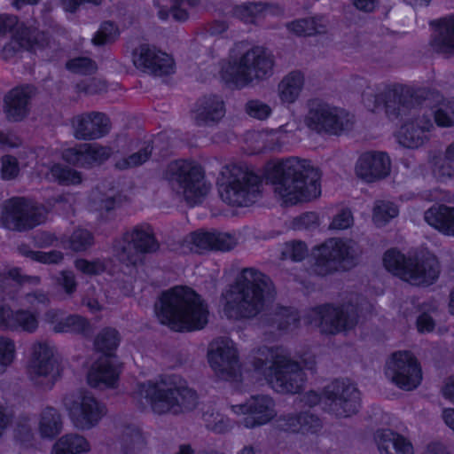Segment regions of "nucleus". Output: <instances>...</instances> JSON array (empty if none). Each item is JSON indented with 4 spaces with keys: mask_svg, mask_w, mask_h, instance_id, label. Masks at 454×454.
Here are the masks:
<instances>
[{
    "mask_svg": "<svg viewBox=\"0 0 454 454\" xmlns=\"http://www.w3.org/2000/svg\"><path fill=\"white\" fill-rule=\"evenodd\" d=\"M263 180L275 185L286 206L309 202L321 195L319 170L308 160L289 157L268 163L262 176L247 165H231L217 183L219 196L229 206L250 207L259 197Z\"/></svg>",
    "mask_w": 454,
    "mask_h": 454,
    "instance_id": "obj_1",
    "label": "nucleus"
},
{
    "mask_svg": "<svg viewBox=\"0 0 454 454\" xmlns=\"http://www.w3.org/2000/svg\"><path fill=\"white\" fill-rule=\"evenodd\" d=\"M160 325L177 333L202 330L208 323L209 311L200 294L187 286L163 291L154 305Z\"/></svg>",
    "mask_w": 454,
    "mask_h": 454,
    "instance_id": "obj_2",
    "label": "nucleus"
},
{
    "mask_svg": "<svg viewBox=\"0 0 454 454\" xmlns=\"http://www.w3.org/2000/svg\"><path fill=\"white\" fill-rule=\"evenodd\" d=\"M270 284L269 277L258 269H242L229 290L235 297L224 304L226 317L237 320L255 318L265 309Z\"/></svg>",
    "mask_w": 454,
    "mask_h": 454,
    "instance_id": "obj_3",
    "label": "nucleus"
},
{
    "mask_svg": "<svg viewBox=\"0 0 454 454\" xmlns=\"http://www.w3.org/2000/svg\"><path fill=\"white\" fill-rule=\"evenodd\" d=\"M275 61L262 46H253L238 59L220 63L221 81L231 89H243L254 80L263 81L271 76Z\"/></svg>",
    "mask_w": 454,
    "mask_h": 454,
    "instance_id": "obj_4",
    "label": "nucleus"
},
{
    "mask_svg": "<svg viewBox=\"0 0 454 454\" xmlns=\"http://www.w3.org/2000/svg\"><path fill=\"white\" fill-rule=\"evenodd\" d=\"M382 262L393 276L420 286L434 284L441 273L439 261L430 252L407 256L397 248H389L383 254Z\"/></svg>",
    "mask_w": 454,
    "mask_h": 454,
    "instance_id": "obj_5",
    "label": "nucleus"
},
{
    "mask_svg": "<svg viewBox=\"0 0 454 454\" xmlns=\"http://www.w3.org/2000/svg\"><path fill=\"white\" fill-rule=\"evenodd\" d=\"M302 402L310 408L323 403L329 414L349 418L359 411L361 393L348 379H334L320 392L312 389L305 392Z\"/></svg>",
    "mask_w": 454,
    "mask_h": 454,
    "instance_id": "obj_6",
    "label": "nucleus"
},
{
    "mask_svg": "<svg viewBox=\"0 0 454 454\" xmlns=\"http://www.w3.org/2000/svg\"><path fill=\"white\" fill-rule=\"evenodd\" d=\"M356 265V259L349 242L333 237L315 245L310 254V270L318 278L349 271Z\"/></svg>",
    "mask_w": 454,
    "mask_h": 454,
    "instance_id": "obj_7",
    "label": "nucleus"
},
{
    "mask_svg": "<svg viewBox=\"0 0 454 454\" xmlns=\"http://www.w3.org/2000/svg\"><path fill=\"white\" fill-rule=\"evenodd\" d=\"M359 318V307L351 301L342 304H318L310 308L303 317L306 325H315L326 336H335L355 330Z\"/></svg>",
    "mask_w": 454,
    "mask_h": 454,
    "instance_id": "obj_8",
    "label": "nucleus"
},
{
    "mask_svg": "<svg viewBox=\"0 0 454 454\" xmlns=\"http://www.w3.org/2000/svg\"><path fill=\"white\" fill-rule=\"evenodd\" d=\"M427 99L425 90L401 83H390L382 92L362 94V100L368 111L375 113L384 109L389 119H399L402 109L410 110Z\"/></svg>",
    "mask_w": 454,
    "mask_h": 454,
    "instance_id": "obj_9",
    "label": "nucleus"
},
{
    "mask_svg": "<svg viewBox=\"0 0 454 454\" xmlns=\"http://www.w3.org/2000/svg\"><path fill=\"white\" fill-rule=\"evenodd\" d=\"M137 393L159 415L181 410L192 411L196 408L199 398L197 392L187 386L163 388L153 380L138 383Z\"/></svg>",
    "mask_w": 454,
    "mask_h": 454,
    "instance_id": "obj_10",
    "label": "nucleus"
},
{
    "mask_svg": "<svg viewBox=\"0 0 454 454\" xmlns=\"http://www.w3.org/2000/svg\"><path fill=\"white\" fill-rule=\"evenodd\" d=\"M167 179L176 183L183 191L185 201L196 205L207 194L204 168L192 159L171 161L166 170Z\"/></svg>",
    "mask_w": 454,
    "mask_h": 454,
    "instance_id": "obj_11",
    "label": "nucleus"
},
{
    "mask_svg": "<svg viewBox=\"0 0 454 454\" xmlns=\"http://www.w3.org/2000/svg\"><path fill=\"white\" fill-rule=\"evenodd\" d=\"M271 356L270 376L275 380L282 392L300 393L306 381L305 372L301 364L292 359L289 355L283 353L281 346L269 348Z\"/></svg>",
    "mask_w": 454,
    "mask_h": 454,
    "instance_id": "obj_12",
    "label": "nucleus"
},
{
    "mask_svg": "<svg viewBox=\"0 0 454 454\" xmlns=\"http://www.w3.org/2000/svg\"><path fill=\"white\" fill-rule=\"evenodd\" d=\"M121 245L114 244V248L121 260L127 264L137 266L143 262L140 255L157 252L160 244L151 228L147 225H136L130 231H126L121 238Z\"/></svg>",
    "mask_w": 454,
    "mask_h": 454,
    "instance_id": "obj_13",
    "label": "nucleus"
},
{
    "mask_svg": "<svg viewBox=\"0 0 454 454\" xmlns=\"http://www.w3.org/2000/svg\"><path fill=\"white\" fill-rule=\"evenodd\" d=\"M386 375L400 389L411 391L422 381V368L419 359L411 350L393 352L386 363Z\"/></svg>",
    "mask_w": 454,
    "mask_h": 454,
    "instance_id": "obj_14",
    "label": "nucleus"
},
{
    "mask_svg": "<svg viewBox=\"0 0 454 454\" xmlns=\"http://www.w3.org/2000/svg\"><path fill=\"white\" fill-rule=\"evenodd\" d=\"M12 33V39L21 49L32 52L35 50L43 51L50 45V36L47 32L37 27L28 26L25 22L19 23L16 15L0 14V35Z\"/></svg>",
    "mask_w": 454,
    "mask_h": 454,
    "instance_id": "obj_15",
    "label": "nucleus"
},
{
    "mask_svg": "<svg viewBox=\"0 0 454 454\" xmlns=\"http://www.w3.org/2000/svg\"><path fill=\"white\" fill-rule=\"evenodd\" d=\"M348 115L344 109L317 100L312 102L309 109L307 124L318 133L339 136L346 129Z\"/></svg>",
    "mask_w": 454,
    "mask_h": 454,
    "instance_id": "obj_16",
    "label": "nucleus"
},
{
    "mask_svg": "<svg viewBox=\"0 0 454 454\" xmlns=\"http://www.w3.org/2000/svg\"><path fill=\"white\" fill-rule=\"evenodd\" d=\"M3 220L12 223L19 231L32 230L41 223V213L37 205L30 199L13 196L3 204Z\"/></svg>",
    "mask_w": 454,
    "mask_h": 454,
    "instance_id": "obj_17",
    "label": "nucleus"
},
{
    "mask_svg": "<svg viewBox=\"0 0 454 454\" xmlns=\"http://www.w3.org/2000/svg\"><path fill=\"white\" fill-rule=\"evenodd\" d=\"M132 61L140 71L159 77L173 74L176 67L170 55L148 43H142L133 51Z\"/></svg>",
    "mask_w": 454,
    "mask_h": 454,
    "instance_id": "obj_18",
    "label": "nucleus"
},
{
    "mask_svg": "<svg viewBox=\"0 0 454 454\" xmlns=\"http://www.w3.org/2000/svg\"><path fill=\"white\" fill-rule=\"evenodd\" d=\"M113 150L99 144H76L62 152V160L67 164L84 169H90L108 160Z\"/></svg>",
    "mask_w": 454,
    "mask_h": 454,
    "instance_id": "obj_19",
    "label": "nucleus"
},
{
    "mask_svg": "<svg viewBox=\"0 0 454 454\" xmlns=\"http://www.w3.org/2000/svg\"><path fill=\"white\" fill-rule=\"evenodd\" d=\"M275 403L267 395H251L245 403L233 406L234 412L244 415L243 425L252 429L269 423L275 416Z\"/></svg>",
    "mask_w": 454,
    "mask_h": 454,
    "instance_id": "obj_20",
    "label": "nucleus"
},
{
    "mask_svg": "<svg viewBox=\"0 0 454 454\" xmlns=\"http://www.w3.org/2000/svg\"><path fill=\"white\" fill-rule=\"evenodd\" d=\"M239 352L228 340L216 342L215 348L207 352V362L215 376L223 380H231L238 376Z\"/></svg>",
    "mask_w": 454,
    "mask_h": 454,
    "instance_id": "obj_21",
    "label": "nucleus"
},
{
    "mask_svg": "<svg viewBox=\"0 0 454 454\" xmlns=\"http://www.w3.org/2000/svg\"><path fill=\"white\" fill-rule=\"evenodd\" d=\"M391 170V160L387 153L366 151L358 157L355 172L365 183H374L386 178Z\"/></svg>",
    "mask_w": 454,
    "mask_h": 454,
    "instance_id": "obj_22",
    "label": "nucleus"
},
{
    "mask_svg": "<svg viewBox=\"0 0 454 454\" xmlns=\"http://www.w3.org/2000/svg\"><path fill=\"white\" fill-rule=\"evenodd\" d=\"M106 412L104 403L93 395L84 393L79 402H74L69 410V416L77 428L90 429L96 427Z\"/></svg>",
    "mask_w": 454,
    "mask_h": 454,
    "instance_id": "obj_23",
    "label": "nucleus"
},
{
    "mask_svg": "<svg viewBox=\"0 0 454 454\" xmlns=\"http://www.w3.org/2000/svg\"><path fill=\"white\" fill-rule=\"evenodd\" d=\"M121 372L122 363L118 357L98 356L87 372V383L92 388H114Z\"/></svg>",
    "mask_w": 454,
    "mask_h": 454,
    "instance_id": "obj_24",
    "label": "nucleus"
},
{
    "mask_svg": "<svg viewBox=\"0 0 454 454\" xmlns=\"http://www.w3.org/2000/svg\"><path fill=\"white\" fill-rule=\"evenodd\" d=\"M35 92V87L30 84L16 85L6 92L3 110L9 121L20 122L28 116Z\"/></svg>",
    "mask_w": 454,
    "mask_h": 454,
    "instance_id": "obj_25",
    "label": "nucleus"
},
{
    "mask_svg": "<svg viewBox=\"0 0 454 454\" xmlns=\"http://www.w3.org/2000/svg\"><path fill=\"white\" fill-rule=\"evenodd\" d=\"M74 129L77 139L92 141L102 138L110 132L111 121L105 113H84L74 119Z\"/></svg>",
    "mask_w": 454,
    "mask_h": 454,
    "instance_id": "obj_26",
    "label": "nucleus"
},
{
    "mask_svg": "<svg viewBox=\"0 0 454 454\" xmlns=\"http://www.w3.org/2000/svg\"><path fill=\"white\" fill-rule=\"evenodd\" d=\"M31 380L37 377L51 376V385L59 376V362L54 357L53 348L46 342H39L33 347L32 356L28 364Z\"/></svg>",
    "mask_w": 454,
    "mask_h": 454,
    "instance_id": "obj_27",
    "label": "nucleus"
},
{
    "mask_svg": "<svg viewBox=\"0 0 454 454\" xmlns=\"http://www.w3.org/2000/svg\"><path fill=\"white\" fill-rule=\"evenodd\" d=\"M64 312L61 309H49L45 313V317L52 326V331L56 333H72L90 336L93 332V326L90 320L79 314H69L63 317Z\"/></svg>",
    "mask_w": 454,
    "mask_h": 454,
    "instance_id": "obj_28",
    "label": "nucleus"
},
{
    "mask_svg": "<svg viewBox=\"0 0 454 454\" xmlns=\"http://www.w3.org/2000/svg\"><path fill=\"white\" fill-rule=\"evenodd\" d=\"M194 112L198 126H214L225 115V103L219 95H205L197 101Z\"/></svg>",
    "mask_w": 454,
    "mask_h": 454,
    "instance_id": "obj_29",
    "label": "nucleus"
},
{
    "mask_svg": "<svg viewBox=\"0 0 454 454\" xmlns=\"http://www.w3.org/2000/svg\"><path fill=\"white\" fill-rule=\"evenodd\" d=\"M188 242L200 250L230 251L235 245L234 237L227 232L198 230L190 233Z\"/></svg>",
    "mask_w": 454,
    "mask_h": 454,
    "instance_id": "obj_30",
    "label": "nucleus"
},
{
    "mask_svg": "<svg viewBox=\"0 0 454 454\" xmlns=\"http://www.w3.org/2000/svg\"><path fill=\"white\" fill-rule=\"evenodd\" d=\"M281 420L285 431L302 435L317 434L323 427L319 417L309 411L288 413Z\"/></svg>",
    "mask_w": 454,
    "mask_h": 454,
    "instance_id": "obj_31",
    "label": "nucleus"
},
{
    "mask_svg": "<svg viewBox=\"0 0 454 454\" xmlns=\"http://www.w3.org/2000/svg\"><path fill=\"white\" fill-rule=\"evenodd\" d=\"M437 35L431 42L432 47L440 53L454 55V12L431 21Z\"/></svg>",
    "mask_w": 454,
    "mask_h": 454,
    "instance_id": "obj_32",
    "label": "nucleus"
},
{
    "mask_svg": "<svg viewBox=\"0 0 454 454\" xmlns=\"http://www.w3.org/2000/svg\"><path fill=\"white\" fill-rule=\"evenodd\" d=\"M282 8L276 4L267 2H246L232 8V16L239 20L254 24L257 19L264 18L268 13L278 15Z\"/></svg>",
    "mask_w": 454,
    "mask_h": 454,
    "instance_id": "obj_33",
    "label": "nucleus"
},
{
    "mask_svg": "<svg viewBox=\"0 0 454 454\" xmlns=\"http://www.w3.org/2000/svg\"><path fill=\"white\" fill-rule=\"evenodd\" d=\"M4 321L1 325V329L32 333L38 328L36 314L28 309L12 310L9 307L4 306Z\"/></svg>",
    "mask_w": 454,
    "mask_h": 454,
    "instance_id": "obj_34",
    "label": "nucleus"
},
{
    "mask_svg": "<svg viewBox=\"0 0 454 454\" xmlns=\"http://www.w3.org/2000/svg\"><path fill=\"white\" fill-rule=\"evenodd\" d=\"M266 324L281 333H288L300 327V311L293 306L278 304L266 318Z\"/></svg>",
    "mask_w": 454,
    "mask_h": 454,
    "instance_id": "obj_35",
    "label": "nucleus"
},
{
    "mask_svg": "<svg viewBox=\"0 0 454 454\" xmlns=\"http://www.w3.org/2000/svg\"><path fill=\"white\" fill-rule=\"evenodd\" d=\"M426 223L441 233L454 237V207L432 206L424 214Z\"/></svg>",
    "mask_w": 454,
    "mask_h": 454,
    "instance_id": "obj_36",
    "label": "nucleus"
},
{
    "mask_svg": "<svg viewBox=\"0 0 454 454\" xmlns=\"http://www.w3.org/2000/svg\"><path fill=\"white\" fill-rule=\"evenodd\" d=\"M286 28L298 37H314L322 35L326 31L321 15L295 19L286 24Z\"/></svg>",
    "mask_w": 454,
    "mask_h": 454,
    "instance_id": "obj_37",
    "label": "nucleus"
},
{
    "mask_svg": "<svg viewBox=\"0 0 454 454\" xmlns=\"http://www.w3.org/2000/svg\"><path fill=\"white\" fill-rule=\"evenodd\" d=\"M304 75L300 71H292L287 74L278 84V96L282 103H294L303 88Z\"/></svg>",
    "mask_w": 454,
    "mask_h": 454,
    "instance_id": "obj_38",
    "label": "nucleus"
},
{
    "mask_svg": "<svg viewBox=\"0 0 454 454\" xmlns=\"http://www.w3.org/2000/svg\"><path fill=\"white\" fill-rule=\"evenodd\" d=\"M121 338L119 332L113 327H104L95 336L93 346L99 356L118 357L116 351L120 346Z\"/></svg>",
    "mask_w": 454,
    "mask_h": 454,
    "instance_id": "obj_39",
    "label": "nucleus"
},
{
    "mask_svg": "<svg viewBox=\"0 0 454 454\" xmlns=\"http://www.w3.org/2000/svg\"><path fill=\"white\" fill-rule=\"evenodd\" d=\"M48 179L61 186L79 185L82 183V174L67 165L59 162L52 163L49 167Z\"/></svg>",
    "mask_w": 454,
    "mask_h": 454,
    "instance_id": "obj_40",
    "label": "nucleus"
},
{
    "mask_svg": "<svg viewBox=\"0 0 454 454\" xmlns=\"http://www.w3.org/2000/svg\"><path fill=\"white\" fill-rule=\"evenodd\" d=\"M90 450L87 439L75 434L61 436L53 445L51 454H82Z\"/></svg>",
    "mask_w": 454,
    "mask_h": 454,
    "instance_id": "obj_41",
    "label": "nucleus"
},
{
    "mask_svg": "<svg viewBox=\"0 0 454 454\" xmlns=\"http://www.w3.org/2000/svg\"><path fill=\"white\" fill-rule=\"evenodd\" d=\"M90 450L87 439L75 434L61 436L53 445L51 454H82Z\"/></svg>",
    "mask_w": 454,
    "mask_h": 454,
    "instance_id": "obj_42",
    "label": "nucleus"
},
{
    "mask_svg": "<svg viewBox=\"0 0 454 454\" xmlns=\"http://www.w3.org/2000/svg\"><path fill=\"white\" fill-rule=\"evenodd\" d=\"M90 450L87 439L75 434L61 436L53 445L51 454H82Z\"/></svg>",
    "mask_w": 454,
    "mask_h": 454,
    "instance_id": "obj_43",
    "label": "nucleus"
},
{
    "mask_svg": "<svg viewBox=\"0 0 454 454\" xmlns=\"http://www.w3.org/2000/svg\"><path fill=\"white\" fill-rule=\"evenodd\" d=\"M90 450L87 439L75 434L61 436L53 445L51 454H82Z\"/></svg>",
    "mask_w": 454,
    "mask_h": 454,
    "instance_id": "obj_44",
    "label": "nucleus"
},
{
    "mask_svg": "<svg viewBox=\"0 0 454 454\" xmlns=\"http://www.w3.org/2000/svg\"><path fill=\"white\" fill-rule=\"evenodd\" d=\"M62 430V420L59 411L53 407H46L39 421V432L43 439H54Z\"/></svg>",
    "mask_w": 454,
    "mask_h": 454,
    "instance_id": "obj_45",
    "label": "nucleus"
},
{
    "mask_svg": "<svg viewBox=\"0 0 454 454\" xmlns=\"http://www.w3.org/2000/svg\"><path fill=\"white\" fill-rule=\"evenodd\" d=\"M433 173L440 182L454 179V141L446 147L443 159L434 157Z\"/></svg>",
    "mask_w": 454,
    "mask_h": 454,
    "instance_id": "obj_46",
    "label": "nucleus"
},
{
    "mask_svg": "<svg viewBox=\"0 0 454 454\" xmlns=\"http://www.w3.org/2000/svg\"><path fill=\"white\" fill-rule=\"evenodd\" d=\"M398 142L406 148H419L424 145L429 139L427 134H424L420 129L416 128L415 123L406 121L400 129Z\"/></svg>",
    "mask_w": 454,
    "mask_h": 454,
    "instance_id": "obj_47",
    "label": "nucleus"
},
{
    "mask_svg": "<svg viewBox=\"0 0 454 454\" xmlns=\"http://www.w3.org/2000/svg\"><path fill=\"white\" fill-rule=\"evenodd\" d=\"M399 215L396 204L388 200H376L372 208V221L377 227H383Z\"/></svg>",
    "mask_w": 454,
    "mask_h": 454,
    "instance_id": "obj_48",
    "label": "nucleus"
},
{
    "mask_svg": "<svg viewBox=\"0 0 454 454\" xmlns=\"http://www.w3.org/2000/svg\"><path fill=\"white\" fill-rule=\"evenodd\" d=\"M153 150V143L151 141L146 142L145 145L137 152L118 160L115 162L114 167L119 170H126L142 166L150 160Z\"/></svg>",
    "mask_w": 454,
    "mask_h": 454,
    "instance_id": "obj_49",
    "label": "nucleus"
},
{
    "mask_svg": "<svg viewBox=\"0 0 454 454\" xmlns=\"http://www.w3.org/2000/svg\"><path fill=\"white\" fill-rule=\"evenodd\" d=\"M120 30L113 20H104L94 34L91 43L95 46H105L114 43L120 36Z\"/></svg>",
    "mask_w": 454,
    "mask_h": 454,
    "instance_id": "obj_50",
    "label": "nucleus"
},
{
    "mask_svg": "<svg viewBox=\"0 0 454 454\" xmlns=\"http://www.w3.org/2000/svg\"><path fill=\"white\" fill-rule=\"evenodd\" d=\"M19 252L24 257L43 264H59L64 259V254L60 251H35L28 245L24 244L19 247Z\"/></svg>",
    "mask_w": 454,
    "mask_h": 454,
    "instance_id": "obj_51",
    "label": "nucleus"
},
{
    "mask_svg": "<svg viewBox=\"0 0 454 454\" xmlns=\"http://www.w3.org/2000/svg\"><path fill=\"white\" fill-rule=\"evenodd\" d=\"M202 419L206 427L215 434H225L233 427L232 420L229 417L214 410L205 411Z\"/></svg>",
    "mask_w": 454,
    "mask_h": 454,
    "instance_id": "obj_52",
    "label": "nucleus"
},
{
    "mask_svg": "<svg viewBox=\"0 0 454 454\" xmlns=\"http://www.w3.org/2000/svg\"><path fill=\"white\" fill-rule=\"evenodd\" d=\"M309 254V247L305 241L292 239L284 243L280 254L282 260H291L294 262H301L306 259Z\"/></svg>",
    "mask_w": 454,
    "mask_h": 454,
    "instance_id": "obj_53",
    "label": "nucleus"
},
{
    "mask_svg": "<svg viewBox=\"0 0 454 454\" xmlns=\"http://www.w3.org/2000/svg\"><path fill=\"white\" fill-rule=\"evenodd\" d=\"M95 238L92 232L83 228H76L67 239V247L74 252H85L94 245Z\"/></svg>",
    "mask_w": 454,
    "mask_h": 454,
    "instance_id": "obj_54",
    "label": "nucleus"
},
{
    "mask_svg": "<svg viewBox=\"0 0 454 454\" xmlns=\"http://www.w3.org/2000/svg\"><path fill=\"white\" fill-rule=\"evenodd\" d=\"M66 69L72 74L90 75L97 72V63L89 57H74L66 62Z\"/></svg>",
    "mask_w": 454,
    "mask_h": 454,
    "instance_id": "obj_55",
    "label": "nucleus"
},
{
    "mask_svg": "<svg viewBox=\"0 0 454 454\" xmlns=\"http://www.w3.org/2000/svg\"><path fill=\"white\" fill-rule=\"evenodd\" d=\"M320 225V218L317 212L306 211L294 217L291 228L294 231H314Z\"/></svg>",
    "mask_w": 454,
    "mask_h": 454,
    "instance_id": "obj_56",
    "label": "nucleus"
},
{
    "mask_svg": "<svg viewBox=\"0 0 454 454\" xmlns=\"http://www.w3.org/2000/svg\"><path fill=\"white\" fill-rule=\"evenodd\" d=\"M122 437L123 442L121 447V454H130L134 450V446L144 441L142 430L132 424L125 426Z\"/></svg>",
    "mask_w": 454,
    "mask_h": 454,
    "instance_id": "obj_57",
    "label": "nucleus"
},
{
    "mask_svg": "<svg viewBox=\"0 0 454 454\" xmlns=\"http://www.w3.org/2000/svg\"><path fill=\"white\" fill-rule=\"evenodd\" d=\"M74 90L77 93L93 96L106 92L108 85L106 81L93 77L76 82Z\"/></svg>",
    "mask_w": 454,
    "mask_h": 454,
    "instance_id": "obj_58",
    "label": "nucleus"
},
{
    "mask_svg": "<svg viewBox=\"0 0 454 454\" xmlns=\"http://www.w3.org/2000/svg\"><path fill=\"white\" fill-rule=\"evenodd\" d=\"M74 266L78 271L88 276H98L106 270V263L98 258L90 261L85 258H77L74 261Z\"/></svg>",
    "mask_w": 454,
    "mask_h": 454,
    "instance_id": "obj_59",
    "label": "nucleus"
},
{
    "mask_svg": "<svg viewBox=\"0 0 454 454\" xmlns=\"http://www.w3.org/2000/svg\"><path fill=\"white\" fill-rule=\"evenodd\" d=\"M16 358V345L13 340L0 336V365L10 366Z\"/></svg>",
    "mask_w": 454,
    "mask_h": 454,
    "instance_id": "obj_60",
    "label": "nucleus"
},
{
    "mask_svg": "<svg viewBox=\"0 0 454 454\" xmlns=\"http://www.w3.org/2000/svg\"><path fill=\"white\" fill-rule=\"evenodd\" d=\"M246 113L252 118L257 120L268 119L272 111L269 105L259 99H250L245 105Z\"/></svg>",
    "mask_w": 454,
    "mask_h": 454,
    "instance_id": "obj_61",
    "label": "nucleus"
},
{
    "mask_svg": "<svg viewBox=\"0 0 454 454\" xmlns=\"http://www.w3.org/2000/svg\"><path fill=\"white\" fill-rule=\"evenodd\" d=\"M1 178L5 181L15 179L20 173L18 160L10 154L1 157Z\"/></svg>",
    "mask_w": 454,
    "mask_h": 454,
    "instance_id": "obj_62",
    "label": "nucleus"
},
{
    "mask_svg": "<svg viewBox=\"0 0 454 454\" xmlns=\"http://www.w3.org/2000/svg\"><path fill=\"white\" fill-rule=\"evenodd\" d=\"M395 433V431L389 428H380L375 432L374 440L381 454H392L389 450V445L393 443Z\"/></svg>",
    "mask_w": 454,
    "mask_h": 454,
    "instance_id": "obj_63",
    "label": "nucleus"
},
{
    "mask_svg": "<svg viewBox=\"0 0 454 454\" xmlns=\"http://www.w3.org/2000/svg\"><path fill=\"white\" fill-rule=\"evenodd\" d=\"M446 107L450 110L451 115L441 107L434 111V121L440 128H451L454 126V102H449Z\"/></svg>",
    "mask_w": 454,
    "mask_h": 454,
    "instance_id": "obj_64",
    "label": "nucleus"
}]
</instances>
